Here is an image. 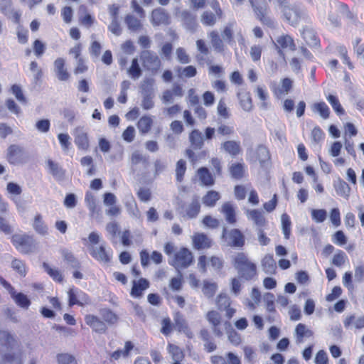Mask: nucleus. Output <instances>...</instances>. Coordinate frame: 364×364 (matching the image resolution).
<instances>
[{"mask_svg":"<svg viewBox=\"0 0 364 364\" xmlns=\"http://www.w3.org/2000/svg\"><path fill=\"white\" fill-rule=\"evenodd\" d=\"M43 267L45 271L55 281L59 282L63 281V276L58 269L52 268L48 264L43 262Z\"/></svg>","mask_w":364,"mask_h":364,"instance_id":"nucleus-55","label":"nucleus"},{"mask_svg":"<svg viewBox=\"0 0 364 364\" xmlns=\"http://www.w3.org/2000/svg\"><path fill=\"white\" fill-rule=\"evenodd\" d=\"M217 287L218 286L215 283L205 281L202 291L206 297L212 298L216 292Z\"/></svg>","mask_w":364,"mask_h":364,"instance_id":"nucleus-52","label":"nucleus"},{"mask_svg":"<svg viewBox=\"0 0 364 364\" xmlns=\"http://www.w3.org/2000/svg\"><path fill=\"white\" fill-rule=\"evenodd\" d=\"M124 22L128 28L134 32H137L142 28L141 21L132 14H127L124 18Z\"/></svg>","mask_w":364,"mask_h":364,"instance_id":"nucleus-34","label":"nucleus"},{"mask_svg":"<svg viewBox=\"0 0 364 364\" xmlns=\"http://www.w3.org/2000/svg\"><path fill=\"white\" fill-rule=\"evenodd\" d=\"M152 124L153 119L151 117L149 116H144L139 120L137 127L141 134H145L151 130Z\"/></svg>","mask_w":364,"mask_h":364,"instance_id":"nucleus-38","label":"nucleus"},{"mask_svg":"<svg viewBox=\"0 0 364 364\" xmlns=\"http://www.w3.org/2000/svg\"><path fill=\"white\" fill-rule=\"evenodd\" d=\"M327 100L328 101V102L331 104V105L332 106L334 111L338 114L341 115V114H344L345 111H344L343 108L342 107L341 105L340 104V102H339L338 99L337 98V97H336L333 95H329L327 97Z\"/></svg>","mask_w":364,"mask_h":364,"instance_id":"nucleus-54","label":"nucleus"},{"mask_svg":"<svg viewBox=\"0 0 364 364\" xmlns=\"http://www.w3.org/2000/svg\"><path fill=\"white\" fill-rule=\"evenodd\" d=\"M90 253L95 259L104 263L111 261L112 255L106 250L105 243H102L99 247L91 246Z\"/></svg>","mask_w":364,"mask_h":364,"instance_id":"nucleus-13","label":"nucleus"},{"mask_svg":"<svg viewBox=\"0 0 364 364\" xmlns=\"http://www.w3.org/2000/svg\"><path fill=\"white\" fill-rule=\"evenodd\" d=\"M176 71L179 77H194L197 74L196 68L193 65H188L185 68L177 67L176 68Z\"/></svg>","mask_w":364,"mask_h":364,"instance_id":"nucleus-46","label":"nucleus"},{"mask_svg":"<svg viewBox=\"0 0 364 364\" xmlns=\"http://www.w3.org/2000/svg\"><path fill=\"white\" fill-rule=\"evenodd\" d=\"M227 237L228 244L232 247H242L245 245V236L238 229H232L229 232L227 228L224 227L222 232V237Z\"/></svg>","mask_w":364,"mask_h":364,"instance_id":"nucleus-9","label":"nucleus"},{"mask_svg":"<svg viewBox=\"0 0 364 364\" xmlns=\"http://www.w3.org/2000/svg\"><path fill=\"white\" fill-rule=\"evenodd\" d=\"M12 242L16 248L23 254L32 252L36 249V242L28 235H15L12 237Z\"/></svg>","mask_w":364,"mask_h":364,"instance_id":"nucleus-6","label":"nucleus"},{"mask_svg":"<svg viewBox=\"0 0 364 364\" xmlns=\"http://www.w3.org/2000/svg\"><path fill=\"white\" fill-rule=\"evenodd\" d=\"M255 161H259L261 166H264V163L270 159L269 152L267 148L264 145H259L256 149Z\"/></svg>","mask_w":364,"mask_h":364,"instance_id":"nucleus-37","label":"nucleus"},{"mask_svg":"<svg viewBox=\"0 0 364 364\" xmlns=\"http://www.w3.org/2000/svg\"><path fill=\"white\" fill-rule=\"evenodd\" d=\"M251 4L254 9V11L257 16V18L265 25L269 27H274V21L270 18L269 17L266 16V6H257L255 4L253 0L250 1Z\"/></svg>","mask_w":364,"mask_h":364,"instance_id":"nucleus-18","label":"nucleus"},{"mask_svg":"<svg viewBox=\"0 0 364 364\" xmlns=\"http://www.w3.org/2000/svg\"><path fill=\"white\" fill-rule=\"evenodd\" d=\"M261 263L262 269L266 274H275L277 269V264L272 255H266L262 259Z\"/></svg>","mask_w":364,"mask_h":364,"instance_id":"nucleus-27","label":"nucleus"},{"mask_svg":"<svg viewBox=\"0 0 364 364\" xmlns=\"http://www.w3.org/2000/svg\"><path fill=\"white\" fill-rule=\"evenodd\" d=\"M210 38V43L215 50L218 53H221L224 50V44L219 36L218 33L215 31H213L209 33Z\"/></svg>","mask_w":364,"mask_h":364,"instance_id":"nucleus-39","label":"nucleus"},{"mask_svg":"<svg viewBox=\"0 0 364 364\" xmlns=\"http://www.w3.org/2000/svg\"><path fill=\"white\" fill-rule=\"evenodd\" d=\"M302 36L306 43L311 47H319L320 41L315 31L310 28H305L302 32Z\"/></svg>","mask_w":364,"mask_h":364,"instance_id":"nucleus-26","label":"nucleus"},{"mask_svg":"<svg viewBox=\"0 0 364 364\" xmlns=\"http://www.w3.org/2000/svg\"><path fill=\"white\" fill-rule=\"evenodd\" d=\"M48 165L50 169V173L57 178H62L64 176L65 171L63 169L58 165V164L55 163L51 160H48Z\"/></svg>","mask_w":364,"mask_h":364,"instance_id":"nucleus-49","label":"nucleus"},{"mask_svg":"<svg viewBox=\"0 0 364 364\" xmlns=\"http://www.w3.org/2000/svg\"><path fill=\"white\" fill-rule=\"evenodd\" d=\"M85 323L90 326L92 329L98 333H105L107 331V326L104 321L94 315H87L85 318Z\"/></svg>","mask_w":364,"mask_h":364,"instance_id":"nucleus-16","label":"nucleus"},{"mask_svg":"<svg viewBox=\"0 0 364 364\" xmlns=\"http://www.w3.org/2000/svg\"><path fill=\"white\" fill-rule=\"evenodd\" d=\"M335 188L337 194L346 198H348L350 192V188L346 181L338 180L337 183H335Z\"/></svg>","mask_w":364,"mask_h":364,"instance_id":"nucleus-44","label":"nucleus"},{"mask_svg":"<svg viewBox=\"0 0 364 364\" xmlns=\"http://www.w3.org/2000/svg\"><path fill=\"white\" fill-rule=\"evenodd\" d=\"M197 173L203 185L210 186L214 184V178L207 168L201 167L198 168Z\"/></svg>","mask_w":364,"mask_h":364,"instance_id":"nucleus-31","label":"nucleus"},{"mask_svg":"<svg viewBox=\"0 0 364 364\" xmlns=\"http://www.w3.org/2000/svg\"><path fill=\"white\" fill-rule=\"evenodd\" d=\"M343 324L346 328H349L352 326L358 329L363 328L364 327V316L356 318L354 315L349 316L346 318Z\"/></svg>","mask_w":364,"mask_h":364,"instance_id":"nucleus-32","label":"nucleus"},{"mask_svg":"<svg viewBox=\"0 0 364 364\" xmlns=\"http://www.w3.org/2000/svg\"><path fill=\"white\" fill-rule=\"evenodd\" d=\"M55 72L57 77L61 81H65L70 77V74L65 68V60L64 59L59 58H57L54 62Z\"/></svg>","mask_w":364,"mask_h":364,"instance_id":"nucleus-25","label":"nucleus"},{"mask_svg":"<svg viewBox=\"0 0 364 364\" xmlns=\"http://www.w3.org/2000/svg\"><path fill=\"white\" fill-rule=\"evenodd\" d=\"M128 75L134 80H136L142 75V70L140 68L137 58L132 60L131 66L127 69Z\"/></svg>","mask_w":364,"mask_h":364,"instance_id":"nucleus-42","label":"nucleus"},{"mask_svg":"<svg viewBox=\"0 0 364 364\" xmlns=\"http://www.w3.org/2000/svg\"><path fill=\"white\" fill-rule=\"evenodd\" d=\"M75 143L79 149L87 150L89 139L87 132L82 127H77L74 130Z\"/></svg>","mask_w":364,"mask_h":364,"instance_id":"nucleus-15","label":"nucleus"},{"mask_svg":"<svg viewBox=\"0 0 364 364\" xmlns=\"http://www.w3.org/2000/svg\"><path fill=\"white\" fill-rule=\"evenodd\" d=\"M62 256L65 261L70 265V267L73 269H80L81 265L80 262L75 257L73 254L68 250H62L61 251Z\"/></svg>","mask_w":364,"mask_h":364,"instance_id":"nucleus-41","label":"nucleus"},{"mask_svg":"<svg viewBox=\"0 0 364 364\" xmlns=\"http://www.w3.org/2000/svg\"><path fill=\"white\" fill-rule=\"evenodd\" d=\"M206 318L209 323L213 326H219L221 323V317L218 312L215 311H208Z\"/></svg>","mask_w":364,"mask_h":364,"instance_id":"nucleus-62","label":"nucleus"},{"mask_svg":"<svg viewBox=\"0 0 364 364\" xmlns=\"http://www.w3.org/2000/svg\"><path fill=\"white\" fill-rule=\"evenodd\" d=\"M217 305L220 310L223 311L230 306V298L226 294H220L217 298Z\"/></svg>","mask_w":364,"mask_h":364,"instance_id":"nucleus-61","label":"nucleus"},{"mask_svg":"<svg viewBox=\"0 0 364 364\" xmlns=\"http://www.w3.org/2000/svg\"><path fill=\"white\" fill-rule=\"evenodd\" d=\"M212 7L215 14H213L210 11H205L201 15V22L205 26H212L215 24L217 18L219 19L223 18V13L218 2H215Z\"/></svg>","mask_w":364,"mask_h":364,"instance_id":"nucleus-11","label":"nucleus"},{"mask_svg":"<svg viewBox=\"0 0 364 364\" xmlns=\"http://www.w3.org/2000/svg\"><path fill=\"white\" fill-rule=\"evenodd\" d=\"M19 343L16 336L9 331L0 330V353Z\"/></svg>","mask_w":364,"mask_h":364,"instance_id":"nucleus-12","label":"nucleus"},{"mask_svg":"<svg viewBox=\"0 0 364 364\" xmlns=\"http://www.w3.org/2000/svg\"><path fill=\"white\" fill-rule=\"evenodd\" d=\"M235 130L232 126H229L225 124H219L217 128V133L219 135L224 136H229L234 134Z\"/></svg>","mask_w":364,"mask_h":364,"instance_id":"nucleus-58","label":"nucleus"},{"mask_svg":"<svg viewBox=\"0 0 364 364\" xmlns=\"http://www.w3.org/2000/svg\"><path fill=\"white\" fill-rule=\"evenodd\" d=\"M176 58L179 63L188 64L191 62V58L183 48H178L176 50Z\"/></svg>","mask_w":364,"mask_h":364,"instance_id":"nucleus-59","label":"nucleus"},{"mask_svg":"<svg viewBox=\"0 0 364 364\" xmlns=\"http://www.w3.org/2000/svg\"><path fill=\"white\" fill-rule=\"evenodd\" d=\"M181 19L187 29L194 31L197 27L196 16L188 11H183L181 14Z\"/></svg>","mask_w":364,"mask_h":364,"instance_id":"nucleus-30","label":"nucleus"},{"mask_svg":"<svg viewBox=\"0 0 364 364\" xmlns=\"http://www.w3.org/2000/svg\"><path fill=\"white\" fill-rule=\"evenodd\" d=\"M232 264L240 277L245 280H250L257 274L256 264L250 261L244 252H238L233 256Z\"/></svg>","mask_w":364,"mask_h":364,"instance_id":"nucleus-1","label":"nucleus"},{"mask_svg":"<svg viewBox=\"0 0 364 364\" xmlns=\"http://www.w3.org/2000/svg\"><path fill=\"white\" fill-rule=\"evenodd\" d=\"M32 226L34 230L41 235L46 236L48 234V227L40 213L35 215Z\"/></svg>","mask_w":364,"mask_h":364,"instance_id":"nucleus-22","label":"nucleus"},{"mask_svg":"<svg viewBox=\"0 0 364 364\" xmlns=\"http://www.w3.org/2000/svg\"><path fill=\"white\" fill-rule=\"evenodd\" d=\"M274 46L280 55H284L282 48H289L291 50H296V45L294 42L293 38L289 35H282L277 38V43Z\"/></svg>","mask_w":364,"mask_h":364,"instance_id":"nucleus-17","label":"nucleus"},{"mask_svg":"<svg viewBox=\"0 0 364 364\" xmlns=\"http://www.w3.org/2000/svg\"><path fill=\"white\" fill-rule=\"evenodd\" d=\"M295 331L298 343H301L304 337H311L313 336V332L307 328L303 323H299L296 327Z\"/></svg>","mask_w":364,"mask_h":364,"instance_id":"nucleus-40","label":"nucleus"},{"mask_svg":"<svg viewBox=\"0 0 364 364\" xmlns=\"http://www.w3.org/2000/svg\"><path fill=\"white\" fill-rule=\"evenodd\" d=\"M247 216L249 220L253 221L257 228H262L267 224L263 213L259 210H248L247 211Z\"/></svg>","mask_w":364,"mask_h":364,"instance_id":"nucleus-19","label":"nucleus"},{"mask_svg":"<svg viewBox=\"0 0 364 364\" xmlns=\"http://www.w3.org/2000/svg\"><path fill=\"white\" fill-rule=\"evenodd\" d=\"M58 364H77V360L73 355L64 353H58L56 355Z\"/></svg>","mask_w":364,"mask_h":364,"instance_id":"nucleus-50","label":"nucleus"},{"mask_svg":"<svg viewBox=\"0 0 364 364\" xmlns=\"http://www.w3.org/2000/svg\"><path fill=\"white\" fill-rule=\"evenodd\" d=\"M230 172L232 178L240 179L244 176V165L240 163L233 164L230 167Z\"/></svg>","mask_w":364,"mask_h":364,"instance_id":"nucleus-51","label":"nucleus"},{"mask_svg":"<svg viewBox=\"0 0 364 364\" xmlns=\"http://www.w3.org/2000/svg\"><path fill=\"white\" fill-rule=\"evenodd\" d=\"M142 101H141V107L143 109L146 110L151 109L154 106V102L153 101V98L154 95H141Z\"/></svg>","mask_w":364,"mask_h":364,"instance_id":"nucleus-63","label":"nucleus"},{"mask_svg":"<svg viewBox=\"0 0 364 364\" xmlns=\"http://www.w3.org/2000/svg\"><path fill=\"white\" fill-rule=\"evenodd\" d=\"M194 247L197 250L208 248L211 246V240L203 233L196 234L193 237Z\"/></svg>","mask_w":364,"mask_h":364,"instance_id":"nucleus-29","label":"nucleus"},{"mask_svg":"<svg viewBox=\"0 0 364 364\" xmlns=\"http://www.w3.org/2000/svg\"><path fill=\"white\" fill-rule=\"evenodd\" d=\"M186 170V163L184 160L180 159L176 163V180L181 182Z\"/></svg>","mask_w":364,"mask_h":364,"instance_id":"nucleus-56","label":"nucleus"},{"mask_svg":"<svg viewBox=\"0 0 364 364\" xmlns=\"http://www.w3.org/2000/svg\"><path fill=\"white\" fill-rule=\"evenodd\" d=\"M154 80L152 78H145L140 85L141 95H154Z\"/></svg>","mask_w":364,"mask_h":364,"instance_id":"nucleus-48","label":"nucleus"},{"mask_svg":"<svg viewBox=\"0 0 364 364\" xmlns=\"http://www.w3.org/2000/svg\"><path fill=\"white\" fill-rule=\"evenodd\" d=\"M277 2L282 10L284 18L292 26L297 25L300 19L306 16V13L304 10L296 5L291 4L289 0H277Z\"/></svg>","mask_w":364,"mask_h":364,"instance_id":"nucleus-2","label":"nucleus"},{"mask_svg":"<svg viewBox=\"0 0 364 364\" xmlns=\"http://www.w3.org/2000/svg\"><path fill=\"white\" fill-rule=\"evenodd\" d=\"M151 21L154 26L168 25L170 23V16L165 9L157 8L151 12Z\"/></svg>","mask_w":364,"mask_h":364,"instance_id":"nucleus-14","label":"nucleus"},{"mask_svg":"<svg viewBox=\"0 0 364 364\" xmlns=\"http://www.w3.org/2000/svg\"><path fill=\"white\" fill-rule=\"evenodd\" d=\"M149 287V282L147 279L141 278L138 281H133V286L131 290V295L139 298L142 296L143 291Z\"/></svg>","mask_w":364,"mask_h":364,"instance_id":"nucleus-20","label":"nucleus"},{"mask_svg":"<svg viewBox=\"0 0 364 364\" xmlns=\"http://www.w3.org/2000/svg\"><path fill=\"white\" fill-rule=\"evenodd\" d=\"M221 149L232 156L240 154L242 151L240 142L235 140L224 141L221 144Z\"/></svg>","mask_w":364,"mask_h":364,"instance_id":"nucleus-23","label":"nucleus"},{"mask_svg":"<svg viewBox=\"0 0 364 364\" xmlns=\"http://www.w3.org/2000/svg\"><path fill=\"white\" fill-rule=\"evenodd\" d=\"M100 314L105 322L109 325H114L119 321V316L109 309H102L100 311Z\"/></svg>","mask_w":364,"mask_h":364,"instance_id":"nucleus-35","label":"nucleus"},{"mask_svg":"<svg viewBox=\"0 0 364 364\" xmlns=\"http://www.w3.org/2000/svg\"><path fill=\"white\" fill-rule=\"evenodd\" d=\"M12 268L19 274L21 277H25L26 274V265L23 261L14 259L11 262Z\"/></svg>","mask_w":364,"mask_h":364,"instance_id":"nucleus-57","label":"nucleus"},{"mask_svg":"<svg viewBox=\"0 0 364 364\" xmlns=\"http://www.w3.org/2000/svg\"><path fill=\"white\" fill-rule=\"evenodd\" d=\"M139 58L145 70L150 72L153 75H156L160 71L162 63L157 53L154 51L144 50L140 53Z\"/></svg>","mask_w":364,"mask_h":364,"instance_id":"nucleus-3","label":"nucleus"},{"mask_svg":"<svg viewBox=\"0 0 364 364\" xmlns=\"http://www.w3.org/2000/svg\"><path fill=\"white\" fill-rule=\"evenodd\" d=\"M281 220L284 237L289 239L291 233V221L289 217L287 214L284 213L282 215Z\"/></svg>","mask_w":364,"mask_h":364,"instance_id":"nucleus-53","label":"nucleus"},{"mask_svg":"<svg viewBox=\"0 0 364 364\" xmlns=\"http://www.w3.org/2000/svg\"><path fill=\"white\" fill-rule=\"evenodd\" d=\"M200 210V198L197 195L193 196L188 203H180L178 210L183 217L192 219L198 216Z\"/></svg>","mask_w":364,"mask_h":364,"instance_id":"nucleus-4","label":"nucleus"},{"mask_svg":"<svg viewBox=\"0 0 364 364\" xmlns=\"http://www.w3.org/2000/svg\"><path fill=\"white\" fill-rule=\"evenodd\" d=\"M238 97L242 109L245 112H250L252 109V101L250 94L248 92L240 93Z\"/></svg>","mask_w":364,"mask_h":364,"instance_id":"nucleus-43","label":"nucleus"},{"mask_svg":"<svg viewBox=\"0 0 364 364\" xmlns=\"http://www.w3.org/2000/svg\"><path fill=\"white\" fill-rule=\"evenodd\" d=\"M235 26V22L232 21L227 23L225 26L223 31V37L224 40L228 43L232 44L234 42L233 40V33H234V27Z\"/></svg>","mask_w":364,"mask_h":364,"instance_id":"nucleus-45","label":"nucleus"},{"mask_svg":"<svg viewBox=\"0 0 364 364\" xmlns=\"http://www.w3.org/2000/svg\"><path fill=\"white\" fill-rule=\"evenodd\" d=\"M221 213L225 215L226 221L230 224H235L237 221L235 208L230 202L225 203L221 207Z\"/></svg>","mask_w":364,"mask_h":364,"instance_id":"nucleus-24","label":"nucleus"},{"mask_svg":"<svg viewBox=\"0 0 364 364\" xmlns=\"http://www.w3.org/2000/svg\"><path fill=\"white\" fill-rule=\"evenodd\" d=\"M312 110L314 112H318L323 119H327L329 117V108L323 102L314 103L312 106Z\"/></svg>","mask_w":364,"mask_h":364,"instance_id":"nucleus-47","label":"nucleus"},{"mask_svg":"<svg viewBox=\"0 0 364 364\" xmlns=\"http://www.w3.org/2000/svg\"><path fill=\"white\" fill-rule=\"evenodd\" d=\"M0 11L14 23H20L21 14L14 8L11 0H0Z\"/></svg>","mask_w":364,"mask_h":364,"instance_id":"nucleus-10","label":"nucleus"},{"mask_svg":"<svg viewBox=\"0 0 364 364\" xmlns=\"http://www.w3.org/2000/svg\"><path fill=\"white\" fill-rule=\"evenodd\" d=\"M11 92L15 95L16 98L18 102H20L22 104H26L27 100L26 97L24 96L23 93V90L21 89V87L18 85H14L11 87Z\"/></svg>","mask_w":364,"mask_h":364,"instance_id":"nucleus-60","label":"nucleus"},{"mask_svg":"<svg viewBox=\"0 0 364 364\" xmlns=\"http://www.w3.org/2000/svg\"><path fill=\"white\" fill-rule=\"evenodd\" d=\"M189 141L193 149H200L204 145L202 133L198 129H193L189 134Z\"/></svg>","mask_w":364,"mask_h":364,"instance_id":"nucleus-28","label":"nucleus"},{"mask_svg":"<svg viewBox=\"0 0 364 364\" xmlns=\"http://www.w3.org/2000/svg\"><path fill=\"white\" fill-rule=\"evenodd\" d=\"M28 156L23 147L13 144L8 148L7 159L11 164L18 165L28 161Z\"/></svg>","mask_w":364,"mask_h":364,"instance_id":"nucleus-7","label":"nucleus"},{"mask_svg":"<svg viewBox=\"0 0 364 364\" xmlns=\"http://www.w3.org/2000/svg\"><path fill=\"white\" fill-rule=\"evenodd\" d=\"M191 252L187 248L183 247L174 255V259L170 264L176 269L187 268L193 262Z\"/></svg>","mask_w":364,"mask_h":364,"instance_id":"nucleus-8","label":"nucleus"},{"mask_svg":"<svg viewBox=\"0 0 364 364\" xmlns=\"http://www.w3.org/2000/svg\"><path fill=\"white\" fill-rule=\"evenodd\" d=\"M220 199V195L218 191L211 190L203 197V203L208 207H213L215 205L218 200Z\"/></svg>","mask_w":364,"mask_h":364,"instance_id":"nucleus-33","label":"nucleus"},{"mask_svg":"<svg viewBox=\"0 0 364 364\" xmlns=\"http://www.w3.org/2000/svg\"><path fill=\"white\" fill-rule=\"evenodd\" d=\"M0 364H23V352L19 343L0 353Z\"/></svg>","mask_w":364,"mask_h":364,"instance_id":"nucleus-5","label":"nucleus"},{"mask_svg":"<svg viewBox=\"0 0 364 364\" xmlns=\"http://www.w3.org/2000/svg\"><path fill=\"white\" fill-rule=\"evenodd\" d=\"M311 216L316 223H322L326 219L327 213L323 209L312 210Z\"/></svg>","mask_w":364,"mask_h":364,"instance_id":"nucleus-64","label":"nucleus"},{"mask_svg":"<svg viewBox=\"0 0 364 364\" xmlns=\"http://www.w3.org/2000/svg\"><path fill=\"white\" fill-rule=\"evenodd\" d=\"M9 293L18 306L25 309L28 308L31 304V301L25 294L22 293H16L14 288L13 291H10Z\"/></svg>","mask_w":364,"mask_h":364,"instance_id":"nucleus-36","label":"nucleus"},{"mask_svg":"<svg viewBox=\"0 0 364 364\" xmlns=\"http://www.w3.org/2000/svg\"><path fill=\"white\" fill-rule=\"evenodd\" d=\"M85 202L90 210L91 217H97L100 215V208L96 203V198L94 194L87 191L85 194Z\"/></svg>","mask_w":364,"mask_h":364,"instance_id":"nucleus-21","label":"nucleus"}]
</instances>
